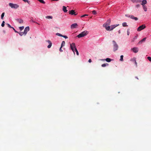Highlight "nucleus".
I'll return each instance as SVG.
<instances>
[{"instance_id":"obj_1","label":"nucleus","mask_w":151,"mask_h":151,"mask_svg":"<svg viewBox=\"0 0 151 151\" xmlns=\"http://www.w3.org/2000/svg\"><path fill=\"white\" fill-rule=\"evenodd\" d=\"M88 34V32L86 31H84L80 33L77 36V37L78 38H81L83 37Z\"/></svg>"},{"instance_id":"obj_2","label":"nucleus","mask_w":151,"mask_h":151,"mask_svg":"<svg viewBox=\"0 0 151 151\" xmlns=\"http://www.w3.org/2000/svg\"><path fill=\"white\" fill-rule=\"evenodd\" d=\"M112 42L113 43V51H115L118 50L119 47V46L116 42L114 40H113Z\"/></svg>"},{"instance_id":"obj_3","label":"nucleus","mask_w":151,"mask_h":151,"mask_svg":"<svg viewBox=\"0 0 151 151\" xmlns=\"http://www.w3.org/2000/svg\"><path fill=\"white\" fill-rule=\"evenodd\" d=\"M9 5L12 8L17 9L19 7V5L17 4H14L10 3H9Z\"/></svg>"},{"instance_id":"obj_4","label":"nucleus","mask_w":151,"mask_h":151,"mask_svg":"<svg viewBox=\"0 0 151 151\" xmlns=\"http://www.w3.org/2000/svg\"><path fill=\"white\" fill-rule=\"evenodd\" d=\"M70 48L73 51V52L74 53V54H75V50L76 49V45H75V44L73 42V43H72L71 44H70Z\"/></svg>"},{"instance_id":"obj_5","label":"nucleus","mask_w":151,"mask_h":151,"mask_svg":"<svg viewBox=\"0 0 151 151\" xmlns=\"http://www.w3.org/2000/svg\"><path fill=\"white\" fill-rule=\"evenodd\" d=\"M146 27V26L145 24H143L139 26L137 29V31H140L141 30L144 29Z\"/></svg>"},{"instance_id":"obj_6","label":"nucleus","mask_w":151,"mask_h":151,"mask_svg":"<svg viewBox=\"0 0 151 151\" xmlns=\"http://www.w3.org/2000/svg\"><path fill=\"white\" fill-rule=\"evenodd\" d=\"M137 1H135L136 2H142L141 4L142 6L143 5H145L147 3V1L146 0H143L141 1L140 0H137Z\"/></svg>"},{"instance_id":"obj_7","label":"nucleus","mask_w":151,"mask_h":151,"mask_svg":"<svg viewBox=\"0 0 151 151\" xmlns=\"http://www.w3.org/2000/svg\"><path fill=\"white\" fill-rule=\"evenodd\" d=\"M29 30V27L27 26L25 28L24 30V35H26L27 34V32Z\"/></svg>"},{"instance_id":"obj_8","label":"nucleus","mask_w":151,"mask_h":151,"mask_svg":"<svg viewBox=\"0 0 151 151\" xmlns=\"http://www.w3.org/2000/svg\"><path fill=\"white\" fill-rule=\"evenodd\" d=\"M78 24L77 23H75L72 24L70 26V28L72 29L76 28L78 27Z\"/></svg>"},{"instance_id":"obj_9","label":"nucleus","mask_w":151,"mask_h":151,"mask_svg":"<svg viewBox=\"0 0 151 151\" xmlns=\"http://www.w3.org/2000/svg\"><path fill=\"white\" fill-rule=\"evenodd\" d=\"M132 50L134 53H137L138 52L139 49L138 48L134 47L132 49Z\"/></svg>"},{"instance_id":"obj_10","label":"nucleus","mask_w":151,"mask_h":151,"mask_svg":"<svg viewBox=\"0 0 151 151\" xmlns=\"http://www.w3.org/2000/svg\"><path fill=\"white\" fill-rule=\"evenodd\" d=\"M119 25V24H116L114 25H111L110 26V30L111 31L115 28L116 27Z\"/></svg>"},{"instance_id":"obj_11","label":"nucleus","mask_w":151,"mask_h":151,"mask_svg":"<svg viewBox=\"0 0 151 151\" xmlns=\"http://www.w3.org/2000/svg\"><path fill=\"white\" fill-rule=\"evenodd\" d=\"M69 14L71 15L74 14L75 15H76L77 14H75L76 12H75V10H72L70 11H69Z\"/></svg>"},{"instance_id":"obj_12","label":"nucleus","mask_w":151,"mask_h":151,"mask_svg":"<svg viewBox=\"0 0 151 151\" xmlns=\"http://www.w3.org/2000/svg\"><path fill=\"white\" fill-rule=\"evenodd\" d=\"M46 41L47 42H48V43H49V45H48L47 47L48 48H50L52 45V43L49 40H47Z\"/></svg>"},{"instance_id":"obj_13","label":"nucleus","mask_w":151,"mask_h":151,"mask_svg":"<svg viewBox=\"0 0 151 151\" xmlns=\"http://www.w3.org/2000/svg\"><path fill=\"white\" fill-rule=\"evenodd\" d=\"M101 60V61H104L105 60H106V61L108 62H110L111 61V59L109 58H106V59H101L100 60Z\"/></svg>"},{"instance_id":"obj_14","label":"nucleus","mask_w":151,"mask_h":151,"mask_svg":"<svg viewBox=\"0 0 151 151\" xmlns=\"http://www.w3.org/2000/svg\"><path fill=\"white\" fill-rule=\"evenodd\" d=\"M130 18L134 19L135 21H137L138 20V18L137 17H134L133 15H131Z\"/></svg>"},{"instance_id":"obj_15","label":"nucleus","mask_w":151,"mask_h":151,"mask_svg":"<svg viewBox=\"0 0 151 151\" xmlns=\"http://www.w3.org/2000/svg\"><path fill=\"white\" fill-rule=\"evenodd\" d=\"M62 9L64 12L66 13L68 11V10H67V8L65 6H63Z\"/></svg>"},{"instance_id":"obj_16","label":"nucleus","mask_w":151,"mask_h":151,"mask_svg":"<svg viewBox=\"0 0 151 151\" xmlns=\"http://www.w3.org/2000/svg\"><path fill=\"white\" fill-rule=\"evenodd\" d=\"M16 20L18 21L19 23H22L23 22V20L21 19H17Z\"/></svg>"},{"instance_id":"obj_17","label":"nucleus","mask_w":151,"mask_h":151,"mask_svg":"<svg viewBox=\"0 0 151 151\" xmlns=\"http://www.w3.org/2000/svg\"><path fill=\"white\" fill-rule=\"evenodd\" d=\"M142 6L145 12H146L147 11V7L145 5H143Z\"/></svg>"},{"instance_id":"obj_18","label":"nucleus","mask_w":151,"mask_h":151,"mask_svg":"<svg viewBox=\"0 0 151 151\" xmlns=\"http://www.w3.org/2000/svg\"><path fill=\"white\" fill-rule=\"evenodd\" d=\"M106 29L107 31H111V30H110V26L109 25L107 26V27H106Z\"/></svg>"},{"instance_id":"obj_19","label":"nucleus","mask_w":151,"mask_h":151,"mask_svg":"<svg viewBox=\"0 0 151 151\" xmlns=\"http://www.w3.org/2000/svg\"><path fill=\"white\" fill-rule=\"evenodd\" d=\"M45 18L48 19H52V16H46Z\"/></svg>"},{"instance_id":"obj_20","label":"nucleus","mask_w":151,"mask_h":151,"mask_svg":"<svg viewBox=\"0 0 151 151\" xmlns=\"http://www.w3.org/2000/svg\"><path fill=\"white\" fill-rule=\"evenodd\" d=\"M108 65H109L107 63H104V64H102L101 65V66L103 67H104L106 66H108Z\"/></svg>"},{"instance_id":"obj_21","label":"nucleus","mask_w":151,"mask_h":151,"mask_svg":"<svg viewBox=\"0 0 151 151\" xmlns=\"http://www.w3.org/2000/svg\"><path fill=\"white\" fill-rule=\"evenodd\" d=\"M110 22H111L110 19H108L107 20L106 23L107 24L109 25L110 24Z\"/></svg>"},{"instance_id":"obj_22","label":"nucleus","mask_w":151,"mask_h":151,"mask_svg":"<svg viewBox=\"0 0 151 151\" xmlns=\"http://www.w3.org/2000/svg\"><path fill=\"white\" fill-rule=\"evenodd\" d=\"M65 44V42L64 41H63L62 42L61 47H63V46H64Z\"/></svg>"},{"instance_id":"obj_23","label":"nucleus","mask_w":151,"mask_h":151,"mask_svg":"<svg viewBox=\"0 0 151 151\" xmlns=\"http://www.w3.org/2000/svg\"><path fill=\"white\" fill-rule=\"evenodd\" d=\"M122 26L124 27H127V23L126 22H124L122 23Z\"/></svg>"},{"instance_id":"obj_24","label":"nucleus","mask_w":151,"mask_h":151,"mask_svg":"<svg viewBox=\"0 0 151 151\" xmlns=\"http://www.w3.org/2000/svg\"><path fill=\"white\" fill-rule=\"evenodd\" d=\"M18 33H19V35H20L21 36H22L23 35H24V32H18Z\"/></svg>"},{"instance_id":"obj_25","label":"nucleus","mask_w":151,"mask_h":151,"mask_svg":"<svg viewBox=\"0 0 151 151\" xmlns=\"http://www.w3.org/2000/svg\"><path fill=\"white\" fill-rule=\"evenodd\" d=\"M4 12H3L1 15V18L2 19H3V18H4Z\"/></svg>"},{"instance_id":"obj_26","label":"nucleus","mask_w":151,"mask_h":151,"mask_svg":"<svg viewBox=\"0 0 151 151\" xmlns=\"http://www.w3.org/2000/svg\"><path fill=\"white\" fill-rule=\"evenodd\" d=\"M56 35H57V36H60V37H62L63 36V35H62V34L59 33H57L56 34Z\"/></svg>"},{"instance_id":"obj_27","label":"nucleus","mask_w":151,"mask_h":151,"mask_svg":"<svg viewBox=\"0 0 151 151\" xmlns=\"http://www.w3.org/2000/svg\"><path fill=\"white\" fill-rule=\"evenodd\" d=\"M123 57H124L123 55H121L120 56V61H123Z\"/></svg>"},{"instance_id":"obj_28","label":"nucleus","mask_w":151,"mask_h":151,"mask_svg":"<svg viewBox=\"0 0 151 151\" xmlns=\"http://www.w3.org/2000/svg\"><path fill=\"white\" fill-rule=\"evenodd\" d=\"M131 61H132L134 62L135 61H136V58H134L132 59H131Z\"/></svg>"},{"instance_id":"obj_29","label":"nucleus","mask_w":151,"mask_h":151,"mask_svg":"<svg viewBox=\"0 0 151 151\" xmlns=\"http://www.w3.org/2000/svg\"><path fill=\"white\" fill-rule=\"evenodd\" d=\"M38 1L41 3L45 4V2L43 1V0H38Z\"/></svg>"},{"instance_id":"obj_30","label":"nucleus","mask_w":151,"mask_h":151,"mask_svg":"<svg viewBox=\"0 0 151 151\" xmlns=\"http://www.w3.org/2000/svg\"><path fill=\"white\" fill-rule=\"evenodd\" d=\"M76 52V54L77 55H79V53H78V52L77 50V49H76L75 50V52Z\"/></svg>"},{"instance_id":"obj_31","label":"nucleus","mask_w":151,"mask_h":151,"mask_svg":"<svg viewBox=\"0 0 151 151\" xmlns=\"http://www.w3.org/2000/svg\"><path fill=\"white\" fill-rule=\"evenodd\" d=\"M24 26H22L19 27V29L20 31H22L24 29Z\"/></svg>"},{"instance_id":"obj_32","label":"nucleus","mask_w":151,"mask_h":151,"mask_svg":"<svg viewBox=\"0 0 151 151\" xmlns=\"http://www.w3.org/2000/svg\"><path fill=\"white\" fill-rule=\"evenodd\" d=\"M146 39V37H145L141 40V41H142V42H144L145 41Z\"/></svg>"},{"instance_id":"obj_33","label":"nucleus","mask_w":151,"mask_h":151,"mask_svg":"<svg viewBox=\"0 0 151 151\" xmlns=\"http://www.w3.org/2000/svg\"><path fill=\"white\" fill-rule=\"evenodd\" d=\"M4 23H5L4 21H3L1 24V26L2 27H4Z\"/></svg>"},{"instance_id":"obj_34","label":"nucleus","mask_w":151,"mask_h":151,"mask_svg":"<svg viewBox=\"0 0 151 151\" xmlns=\"http://www.w3.org/2000/svg\"><path fill=\"white\" fill-rule=\"evenodd\" d=\"M131 15H128V14H125V16L126 17H129V18H130L131 17Z\"/></svg>"},{"instance_id":"obj_35","label":"nucleus","mask_w":151,"mask_h":151,"mask_svg":"<svg viewBox=\"0 0 151 151\" xmlns=\"http://www.w3.org/2000/svg\"><path fill=\"white\" fill-rule=\"evenodd\" d=\"M108 25H109L105 23L103 24V26L106 28V27H107Z\"/></svg>"},{"instance_id":"obj_36","label":"nucleus","mask_w":151,"mask_h":151,"mask_svg":"<svg viewBox=\"0 0 151 151\" xmlns=\"http://www.w3.org/2000/svg\"><path fill=\"white\" fill-rule=\"evenodd\" d=\"M137 36H135V37H134L133 38V40H132V41L134 42V41L135 40H136V39H137Z\"/></svg>"},{"instance_id":"obj_37","label":"nucleus","mask_w":151,"mask_h":151,"mask_svg":"<svg viewBox=\"0 0 151 151\" xmlns=\"http://www.w3.org/2000/svg\"><path fill=\"white\" fill-rule=\"evenodd\" d=\"M148 60L150 62H151V57H147Z\"/></svg>"},{"instance_id":"obj_38","label":"nucleus","mask_w":151,"mask_h":151,"mask_svg":"<svg viewBox=\"0 0 151 151\" xmlns=\"http://www.w3.org/2000/svg\"><path fill=\"white\" fill-rule=\"evenodd\" d=\"M6 24L7 25L8 27L9 28H12V27L9 24L7 23Z\"/></svg>"},{"instance_id":"obj_39","label":"nucleus","mask_w":151,"mask_h":151,"mask_svg":"<svg viewBox=\"0 0 151 151\" xmlns=\"http://www.w3.org/2000/svg\"><path fill=\"white\" fill-rule=\"evenodd\" d=\"M92 13L93 14H96V11L95 10H93L92 11Z\"/></svg>"},{"instance_id":"obj_40","label":"nucleus","mask_w":151,"mask_h":151,"mask_svg":"<svg viewBox=\"0 0 151 151\" xmlns=\"http://www.w3.org/2000/svg\"><path fill=\"white\" fill-rule=\"evenodd\" d=\"M88 14H84V15H83L82 16H81V17H85V16H88Z\"/></svg>"},{"instance_id":"obj_41","label":"nucleus","mask_w":151,"mask_h":151,"mask_svg":"<svg viewBox=\"0 0 151 151\" xmlns=\"http://www.w3.org/2000/svg\"><path fill=\"white\" fill-rule=\"evenodd\" d=\"M62 37L64 38L65 39H67V38H68V37L67 36H66V35H63V36H62Z\"/></svg>"},{"instance_id":"obj_42","label":"nucleus","mask_w":151,"mask_h":151,"mask_svg":"<svg viewBox=\"0 0 151 151\" xmlns=\"http://www.w3.org/2000/svg\"><path fill=\"white\" fill-rule=\"evenodd\" d=\"M140 5L139 4H137L135 6L136 7L138 8L140 7Z\"/></svg>"},{"instance_id":"obj_43","label":"nucleus","mask_w":151,"mask_h":151,"mask_svg":"<svg viewBox=\"0 0 151 151\" xmlns=\"http://www.w3.org/2000/svg\"><path fill=\"white\" fill-rule=\"evenodd\" d=\"M12 28L14 30V32H16V33H18V32L13 27H12Z\"/></svg>"},{"instance_id":"obj_44","label":"nucleus","mask_w":151,"mask_h":151,"mask_svg":"<svg viewBox=\"0 0 151 151\" xmlns=\"http://www.w3.org/2000/svg\"><path fill=\"white\" fill-rule=\"evenodd\" d=\"M129 29H128L127 30V35H129Z\"/></svg>"},{"instance_id":"obj_45","label":"nucleus","mask_w":151,"mask_h":151,"mask_svg":"<svg viewBox=\"0 0 151 151\" xmlns=\"http://www.w3.org/2000/svg\"><path fill=\"white\" fill-rule=\"evenodd\" d=\"M62 47H60V49H59V50L61 52H62L63 51V50L61 49Z\"/></svg>"},{"instance_id":"obj_46","label":"nucleus","mask_w":151,"mask_h":151,"mask_svg":"<svg viewBox=\"0 0 151 151\" xmlns=\"http://www.w3.org/2000/svg\"><path fill=\"white\" fill-rule=\"evenodd\" d=\"M91 61H92L91 59H89L88 61V62L90 63H91Z\"/></svg>"},{"instance_id":"obj_47","label":"nucleus","mask_w":151,"mask_h":151,"mask_svg":"<svg viewBox=\"0 0 151 151\" xmlns=\"http://www.w3.org/2000/svg\"><path fill=\"white\" fill-rule=\"evenodd\" d=\"M134 63L136 65V66H137V63L136 62V61H135Z\"/></svg>"},{"instance_id":"obj_48","label":"nucleus","mask_w":151,"mask_h":151,"mask_svg":"<svg viewBox=\"0 0 151 151\" xmlns=\"http://www.w3.org/2000/svg\"><path fill=\"white\" fill-rule=\"evenodd\" d=\"M142 41H141V40H140V41L139 42V44H141V43H142Z\"/></svg>"},{"instance_id":"obj_49","label":"nucleus","mask_w":151,"mask_h":151,"mask_svg":"<svg viewBox=\"0 0 151 151\" xmlns=\"http://www.w3.org/2000/svg\"><path fill=\"white\" fill-rule=\"evenodd\" d=\"M118 32H119V34L120 33H121V31H120V30H119L118 31Z\"/></svg>"},{"instance_id":"obj_50","label":"nucleus","mask_w":151,"mask_h":151,"mask_svg":"<svg viewBox=\"0 0 151 151\" xmlns=\"http://www.w3.org/2000/svg\"><path fill=\"white\" fill-rule=\"evenodd\" d=\"M59 0H53V1H58Z\"/></svg>"},{"instance_id":"obj_51","label":"nucleus","mask_w":151,"mask_h":151,"mask_svg":"<svg viewBox=\"0 0 151 151\" xmlns=\"http://www.w3.org/2000/svg\"><path fill=\"white\" fill-rule=\"evenodd\" d=\"M135 78H137V79H138V77H135Z\"/></svg>"},{"instance_id":"obj_52","label":"nucleus","mask_w":151,"mask_h":151,"mask_svg":"<svg viewBox=\"0 0 151 151\" xmlns=\"http://www.w3.org/2000/svg\"><path fill=\"white\" fill-rule=\"evenodd\" d=\"M32 21L33 22H34L32 20Z\"/></svg>"},{"instance_id":"obj_53","label":"nucleus","mask_w":151,"mask_h":151,"mask_svg":"<svg viewBox=\"0 0 151 151\" xmlns=\"http://www.w3.org/2000/svg\"><path fill=\"white\" fill-rule=\"evenodd\" d=\"M36 23L37 24H38L37 23V22H36Z\"/></svg>"}]
</instances>
